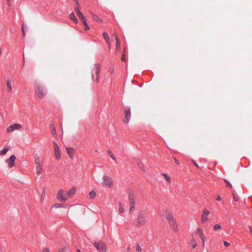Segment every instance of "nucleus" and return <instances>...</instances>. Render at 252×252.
Here are the masks:
<instances>
[{
  "mask_svg": "<svg viewBox=\"0 0 252 252\" xmlns=\"http://www.w3.org/2000/svg\"><path fill=\"white\" fill-rule=\"evenodd\" d=\"M94 66V67L92 72V79L94 81L98 82L99 78L101 65L99 63H95Z\"/></svg>",
  "mask_w": 252,
  "mask_h": 252,
  "instance_id": "f257e3e1",
  "label": "nucleus"
},
{
  "mask_svg": "<svg viewBox=\"0 0 252 252\" xmlns=\"http://www.w3.org/2000/svg\"><path fill=\"white\" fill-rule=\"evenodd\" d=\"M93 245L99 252H106L107 251V245L105 242L100 240L94 241L93 243Z\"/></svg>",
  "mask_w": 252,
  "mask_h": 252,
  "instance_id": "f03ea898",
  "label": "nucleus"
},
{
  "mask_svg": "<svg viewBox=\"0 0 252 252\" xmlns=\"http://www.w3.org/2000/svg\"><path fill=\"white\" fill-rule=\"evenodd\" d=\"M145 213L143 211H140L137 217L135 225L137 226H143L146 224Z\"/></svg>",
  "mask_w": 252,
  "mask_h": 252,
  "instance_id": "7ed1b4c3",
  "label": "nucleus"
},
{
  "mask_svg": "<svg viewBox=\"0 0 252 252\" xmlns=\"http://www.w3.org/2000/svg\"><path fill=\"white\" fill-rule=\"evenodd\" d=\"M35 94L36 97L42 99L46 94V91L43 86L36 84L35 86Z\"/></svg>",
  "mask_w": 252,
  "mask_h": 252,
  "instance_id": "20e7f679",
  "label": "nucleus"
},
{
  "mask_svg": "<svg viewBox=\"0 0 252 252\" xmlns=\"http://www.w3.org/2000/svg\"><path fill=\"white\" fill-rule=\"evenodd\" d=\"M165 217L168 220L169 224L173 229V231L177 232L178 231L177 224L172 215L169 213H166L165 215Z\"/></svg>",
  "mask_w": 252,
  "mask_h": 252,
  "instance_id": "39448f33",
  "label": "nucleus"
},
{
  "mask_svg": "<svg viewBox=\"0 0 252 252\" xmlns=\"http://www.w3.org/2000/svg\"><path fill=\"white\" fill-rule=\"evenodd\" d=\"M102 184L109 188H111L113 185V181L111 178L106 174H104L103 177V181Z\"/></svg>",
  "mask_w": 252,
  "mask_h": 252,
  "instance_id": "423d86ee",
  "label": "nucleus"
},
{
  "mask_svg": "<svg viewBox=\"0 0 252 252\" xmlns=\"http://www.w3.org/2000/svg\"><path fill=\"white\" fill-rule=\"evenodd\" d=\"M57 198L58 200L62 202H65L67 200V195L64 193V191L63 189L59 190L57 194Z\"/></svg>",
  "mask_w": 252,
  "mask_h": 252,
  "instance_id": "0eeeda50",
  "label": "nucleus"
},
{
  "mask_svg": "<svg viewBox=\"0 0 252 252\" xmlns=\"http://www.w3.org/2000/svg\"><path fill=\"white\" fill-rule=\"evenodd\" d=\"M195 233H196V234H197L199 236L200 239H201L202 243V247L204 248L206 237L205 236V235L203 234L201 228H198L195 231Z\"/></svg>",
  "mask_w": 252,
  "mask_h": 252,
  "instance_id": "6e6552de",
  "label": "nucleus"
},
{
  "mask_svg": "<svg viewBox=\"0 0 252 252\" xmlns=\"http://www.w3.org/2000/svg\"><path fill=\"white\" fill-rule=\"evenodd\" d=\"M125 119L124 120V123L125 124H127L128 123L131 118V111L129 107H126L125 108Z\"/></svg>",
  "mask_w": 252,
  "mask_h": 252,
  "instance_id": "1a4fd4ad",
  "label": "nucleus"
},
{
  "mask_svg": "<svg viewBox=\"0 0 252 252\" xmlns=\"http://www.w3.org/2000/svg\"><path fill=\"white\" fill-rule=\"evenodd\" d=\"M15 159L16 157L14 155L11 156L9 158L6 159L9 168H12L14 166Z\"/></svg>",
  "mask_w": 252,
  "mask_h": 252,
  "instance_id": "9d476101",
  "label": "nucleus"
},
{
  "mask_svg": "<svg viewBox=\"0 0 252 252\" xmlns=\"http://www.w3.org/2000/svg\"><path fill=\"white\" fill-rule=\"evenodd\" d=\"M21 128V125L19 124H14L13 125H10L7 128V132H11L15 130L19 129Z\"/></svg>",
  "mask_w": 252,
  "mask_h": 252,
  "instance_id": "9b49d317",
  "label": "nucleus"
},
{
  "mask_svg": "<svg viewBox=\"0 0 252 252\" xmlns=\"http://www.w3.org/2000/svg\"><path fill=\"white\" fill-rule=\"evenodd\" d=\"M80 19V21L84 25L85 27V31H88L90 29V27L88 24L87 22V19L86 17L84 16V15L81 16L80 17H78Z\"/></svg>",
  "mask_w": 252,
  "mask_h": 252,
  "instance_id": "f8f14e48",
  "label": "nucleus"
},
{
  "mask_svg": "<svg viewBox=\"0 0 252 252\" xmlns=\"http://www.w3.org/2000/svg\"><path fill=\"white\" fill-rule=\"evenodd\" d=\"M209 211L207 210H205L203 211V213L201 217L202 223H205L208 220V216L209 215Z\"/></svg>",
  "mask_w": 252,
  "mask_h": 252,
  "instance_id": "ddd939ff",
  "label": "nucleus"
},
{
  "mask_svg": "<svg viewBox=\"0 0 252 252\" xmlns=\"http://www.w3.org/2000/svg\"><path fill=\"white\" fill-rule=\"evenodd\" d=\"M53 144L55 145L54 153L55 157L56 158L59 159L60 158L61 156L59 146H58L57 144L55 142H54Z\"/></svg>",
  "mask_w": 252,
  "mask_h": 252,
  "instance_id": "4468645a",
  "label": "nucleus"
},
{
  "mask_svg": "<svg viewBox=\"0 0 252 252\" xmlns=\"http://www.w3.org/2000/svg\"><path fill=\"white\" fill-rule=\"evenodd\" d=\"M128 199L130 205H135V199L132 192H129L128 193Z\"/></svg>",
  "mask_w": 252,
  "mask_h": 252,
  "instance_id": "2eb2a0df",
  "label": "nucleus"
},
{
  "mask_svg": "<svg viewBox=\"0 0 252 252\" xmlns=\"http://www.w3.org/2000/svg\"><path fill=\"white\" fill-rule=\"evenodd\" d=\"M66 152L70 158H72L73 155L74 150L72 148H66Z\"/></svg>",
  "mask_w": 252,
  "mask_h": 252,
  "instance_id": "dca6fc26",
  "label": "nucleus"
},
{
  "mask_svg": "<svg viewBox=\"0 0 252 252\" xmlns=\"http://www.w3.org/2000/svg\"><path fill=\"white\" fill-rule=\"evenodd\" d=\"M69 18L70 19L72 20L74 23H78V20L77 19V18H76L75 15L74 14V13L73 12H72L70 15H69Z\"/></svg>",
  "mask_w": 252,
  "mask_h": 252,
  "instance_id": "f3484780",
  "label": "nucleus"
},
{
  "mask_svg": "<svg viewBox=\"0 0 252 252\" xmlns=\"http://www.w3.org/2000/svg\"><path fill=\"white\" fill-rule=\"evenodd\" d=\"M6 85L7 86V91L10 92L12 91V85L10 80L8 79L6 81Z\"/></svg>",
  "mask_w": 252,
  "mask_h": 252,
  "instance_id": "a211bd4d",
  "label": "nucleus"
},
{
  "mask_svg": "<svg viewBox=\"0 0 252 252\" xmlns=\"http://www.w3.org/2000/svg\"><path fill=\"white\" fill-rule=\"evenodd\" d=\"M102 35H103L104 38L105 39V40L107 42V43L109 45V44H110V43H109L110 39H109V36L108 34L106 32H103L102 33Z\"/></svg>",
  "mask_w": 252,
  "mask_h": 252,
  "instance_id": "6ab92c4d",
  "label": "nucleus"
},
{
  "mask_svg": "<svg viewBox=\"0 0 252 252\" xmlns=\"http://www.w3.org/2000/svg\"><path fill=\"white\" fill-rule=\"evenodd\" d=\"M9 147H5L3 149L0 151V155H5L7 152L9 150Z\"/></svg>",
  "mask_w": 252,
  "mask_h": 252,
  "instance_id": "aec40b11",
  "label": "nucleus"
},
{
  "mask_svg": "<svg viewBox=\"0 0 252 252\" xmlns=\"http://www.w3.org/2000/svg\"><path fill=\"white\" fill-rule=\"evenodd\" d=\"M76 192V189L74 188L71 189L68 192L67 195L69 197L74 195Z\"/></svg>",
  "mask_w": 252,
  "mask_h": 252,
  "instance_id": "412c9836",
  "label": "nucleus"
},
{
  "mask_svg": "<svg viewBox=\"0 0 252 252\" xmlns=\"http://www.w3.org/2000/svg\"><path fill=\"white\" fill-rule=\"evenodd\" d=\"M36 166H37L36 170L37 172V174L39 175L42 171V169H43L42 165V164L38 165H36Z\"/></svg>",
  "mask_w": 252,
  "mask_h": 252,
  "instance_id": "4be33fe9",
  "label": "nucleus"
},
{
  "mask_svg": "<svg viewBox=\"0 0 252 252\" xmlns=\"http://www.w3.org/2000/svg\"><path fill=\"white\" fill-rule=\"evenodd\" d=\"M53 207H54L55 208H61V207L62 208H66V206L65 205H63L60 203H56L54 205Z\"/></svg>",
  "mask_w": 252,
  "mask_h": 252,
  "instance_id": "5701e85b",
  "label": "nucleus"
},
{
  "mask_svg": "<svg viewBox=\"0 0 252 252\" xmlns=\"http://www.w3.org/2000/svg\"><path fill=\"white\" fill-rule=\"evenodd\" d=\"M75 11L78 16V17H80L81 16L83 15V14L80 11L79 8L77 7H75Z\"/></svg>",
  "mask_w": 252,
  "mask_h": 252,
  "instance_id": "b1692460",
  "label": "nucleus"
},
{
  "mask_svg": "<svg viewBox=\"0 0 252 252\" xmlns=\"http://www.w3.org/2000/svg\"><path fill=\"white\" fill-rule=\"evenodd\" d=\"M95 192L94 190H93L92 191H90V192L89 193V196H90V198H92V199H93L95 197Z\"/></svg>",
  "mask_w": 252,
  "mask_h": 252,
  "instance_id": "393cba45",
  "label": "nucleus"
},
{
  "mask_svg": "<svg viewBox=\"0 0 252 252\" xmlns=\"http://www.w3.org/2000/svg\"><path fill=\"white\" fill-rule=\"evenodd\" d=\"M93 19L97 23H99L101 21L100 18L97 15H93Z\"/></svg>",
  "mask_w": 252,
  "mask_h": 252,
  "instance_id": "a878e982",
  "label": "nucleus"
},
{
  "mask_svg": "<svg viewBox=\"0 0 252 252\" xmlns=\"http://www.w3.org/2000/svg\"><path fill=\"white\" fill-rule=\"evenodd\" d=\"M119 212L121 214H123L125 212V210L121 203L119 204Z\"/></svg>",
  "mask_w": 252,
  "mask_h": 252,
  "instance_id": "bb28decb",
  "label": "nucleus"
},
{
  "mask_svg": "<svg viewBox=\"0 0 252 252\" xmlns=\"http://www.w3.org/2000/svg\"><path fill=\"white\" fill-rule=\"evenodd\" d=\"M108 155H109V156L113 159L115 161L116 160V159L115 157V156H114V155L113 154L112 152H111V151L110 150H108Z\"/></svg>",
  "mask_w": 252,
  "mask_h": 252,
  "instance_id": "cd10ccee",
  "label": "nucleus"
},
{
  "mask_svg": "<svg viewBox=\"0 0 252 252\" xmlns=\"http://www.w3.org/2000/svg\"><path fill=\"white\" fill-rule=\"evenodd\" d=\"M138 166L144 172H145V169L144 167L143 164L140 161L138 163Z\"/></svg>",
  "mask_w": 252,
  "mask_h": 252,
  "instance_id": "c85d7f7f",
  "label": "nucleus"
},
{
  "mask_svg": "<svg viewBox=\"0 0 252 252\" xmlns=\"http://www.w3.org/2000/svg\"><path fill=\"white\" fill-rule=\"evenodd\" d=\"M50 127L51 128H52V133L53 135H55L56 134V129H55V126H54L53 124H51L50 125Z\"/></svg>",
  "mask_w": 252,
  "mask_h": 252,
  "instance_id": "c756f323",
  "label": "nucleus"
},
{
  "mask_svg": "<svg viewBox=\"0 0 252 252\" xmlns=\"http://www.w3.org/2000/svg\"><path fill=\"white\" fill-rule=\"evenodd\" d=\"M224 181L226 183L227 187H229L230 189L232 188V185L228 181H227L226 179H224Z\"/></svg>",
  "mask_w": 252,
  "mask_h": 252,
  "instance_id": "7c9ffc66",
  "label": "nucleus"
},
{
  "mask_svg": "<svg viewBox=\"0 0 252 252\" xmlns=\"http://www.w3.org/2000/svg\"><path fill=\"white\" fill-rule=\"evenodd\" d=\"M163 176H164L165 178L166 179V180L168 182H170V181H171V178L170 177H169V176H168L167 174H162Z\"/></svg>",
  "mask_w": 252,
  "mask_h": 252,
  "instance_id": "2f4dec72",
  "label": "nucleus"
},
{
  "mask_svg": "<svg viewBox=\"0 0 252 252\" xmlns=\"http://www.w3.org/2000/svg\"><path fill=\"white\" fill-rule=\"evenodd\" d=\"M136 251V252H142V249L139 244H137Z\"/></svg>",
  "mask_w": 252,
  "mask_h": 252,
  "instance_id": "473e14b6",
  "label": "nucleus"
},
{
  "mask_svg": "<svg viewBox=\"0 0 252 252\" xmlns=\"http://www.w3.org/2000/svg\"><path fill=\"white\" fill-rule=\"evenodd\" d=\"M22 32L23 33V37L25 36V28H24V24L23 23L22 25V29H21Z\"/></svg>",
  "mask_w": 252,
  "mask_h": 252,
  "instance_id": "72a5a7b5",
  "label": "nucleus"
},
{
  "mask_svg": "<svg viewBox=\"0 0 252 252\" xmlns=\"http://www.w3.org/2000/svg\"><path fill=\"white\" fill-rule=\"evenodd\" d=\"M221 228V225L220 224H217L214 226V229L215 230H217L218 229Z\"/></svg>",
  "mask_w": 252,
  "mask_h": 252,
  "instance_id": "f704fd0d",
  "label": "nucleus"
},
{
  "mask_svg": "<svg viewBox=\"0 0 252 252\" xmlns=\"http://www.w3.org/2000/svg\"><path fill=\"white\" fill-rule=\"evenodd\" d=\"M35 163H36V165H41V163H40V159L38 158H36L35 159Z\"/></svg>",
  "mask_w": 252,
  "mask_h": 252,
  "instance_id": "c9c22d12",
  "label": "nucleus"
},
{
  "mask_svg": "<svg viewBox=\"0 0 252 252\" xmlns=\"http://www.w3.org/2000/svg\"><path fill=\"white\" fill-rule=\"evenodd\" d=\"M134 208H135V205H130V209H129V212L131 213L132 212L134 209Z\"/></svg>",
  "mask_w": 252,
  "mask_h": 252,
  "instance_id": "e433bc0d",
  "label": "nucleus"
},
{
  "mask_svg": "<svg viewBox=\"0 0 252 252\" xmlns=\"http://www.w3.org/2000/svg\"><path fill=\"white\" fill-rule=\"evenodd\" d=\"M193 241L194 242V243L192 245V248L193 249H195L197 247V243L195 241L194 239H193Z\"/></svg>",
  "mask_w": 252,
  "mask_h": 252,
  "instance_id": "4c0bfd02",
  "label": "nucleus"
},
{
  "mask_svg": "<svg viewBox=\"0 0 252 252\" xmlns=\"http://www.w3.org/2000/svg\"><path fill=\"white\" fill-rule=\"evenodd\" d=\"M67 248L64 247L62 250H60V252H66L67 251Z\"/></svg>",
  "mask_w": 252,
  "mask_h": 252,
  "instance_id": "58836bf2",
  "label": "nucleus"
},
{
  "mask_svg": "<svg viewBox=\"0 0 252 252\" xmlns=\"http://www.w3.org/2000/svg\"><path fill=\"white\" fill-rule=\"evenodd\" d=\"M223 244L225 247H228L230 246V243L227 241H224Z\"/></svg>",
  "mask_w": 252,
  "mask_h": 252,
  "instance_id": "ea45409f",
  "label": "nucleus"
},
{
  "mask_svg": "<svg viewBox=\"0 0 252 252\" xmlns=\"http://www.w3.org/2000/svg\"><path fill=\"white\" fill-rule=\"evenodd\" d=\"M116 48L117 49H118L119 48H120V41L116 42Z\"/></svg>",
  "mask_w": 252,
  "mask_h": 252,
  "instance_id": "a19ab883",
  "label": "nucleus"
},
{
  "mask_svg": "<svg viewBox=\"0 0 252 252\" xmlns=\"http://www.w3.org/2000/svg\"><path fill=\"white\" fill-rule=\"evenodd\" d=\"M42 252H49V249L48 248H45L42 250Z\"/></svg>",
  "mask_w": 252,
  "mask_h": 252,
  "instance_id": "79ce46f5",
  "label": "nucleus"
},
{
  "mask_svg": "<svg viewBox=\"0 0 252 252\" xmlns=\"http://www.w3.org/2000/svg\"><path fill=\"white\" fill-rule=\"evenodd\" d=\"M217 199V201H220V200H221V197H220V196L218 195V196H217V199Z\"/></svg>",
  "mask_w": 252,
  "mask_h": 252,
  "instance_id": "37998d69",
  "label": "nucleus"
},
{
  "mask_svg": "<svg viewBox=\"0 0 252 252\" xmlns=\"http://www.w3.org/2000/svg\"><path fill=\"white\" fill-rule=\"evenodd\" d=\"M233 200L235 201H238V199L234 194H233Z\"/></svg>",
  "mask_w": 252,
  "mask_h": 252,
  "instance_id": "c03bdc74",
  "label": "nucleus"
},
{
  "mask_svg": "<svg viewBox=\"0 0 252 252\" xmlns=\"http://www.w3.org/2000/svg\"><path fill=\"white\" fill-rule=\"evenodd\" d=\"M6 2H7V4L8 6L9 7H10L11 5H10V0H6Z\"/></svg>",
  "mask_w": 252,
  "mask_h": 252,
  "instance_id": "a18cd8bd",
  "label": "nucleus"
},
{
  "mask_svg": "<svg viewBox=\"0 0 252 252\" xmlns=\"http://www.w3.org/2000/svg\"><path fill=\"white\" fill-rule=\"evenodd\" d=\"M122 61L124 62L125 61L126 59H125V55H123L122 57Z\"/></svg>",
  "mask_w": 252,
  "mask_h": 252,
  "instance_id": "49530a36",
  "label": "nucleus"
},
{
  "mask_svg": "<svg viewBox=\"0 0 252 252\" xmlns=\"http://www.w3.org/2000/svg\"><path fill=\"white\" fill-rule=\"evenodd\" d=\"M115 39H116V42L120 41L119 37L117 36H115Z\"/></svg>",
  "mask_w": 252,
  "mask_h": 252,
  "instance_id": "de8ad7c7",
  "label": "nucleus"
},
{
  "mask_svg": "<svg viewBox=\"0 0 252 252\" xmlns=\"http://www.w3.org/2000/svg\"><path fill=\"white\" fill-rule=\"evenodd\" d=\"M249 228L251 233L252 234V227L251 226H249Z\"/></svg>",
  "mask_w": 252,
  "mask_h": 252,
  "instance_id": "09e8293b",
  "label": "nucleus"
},
{
  "mask_svg": "<svg viewBox=\"0 0 252 252\" xmlns=\"http://www.w3.org/2000/svg\"><path fill=\"white\" fill-rule=\"evenodd\" d=\"M193 163L195 166L198 167V165L196 162H195V161H193Z\"/></svg>",
  "mask_w": 252,
  "mask_h": 252,
  "instance_id": "8fccbe9b",
  "label": "nucleus"
},
{
  "mask_svg": "<svg viewBox=\"0 0 252 252\" xmlns=\"http://www.w3.org/2000/svg\"><path fill=\"white\" fill-rule=\"evenodd\" d=\"M75 1V3H76V4L77 5L79 6V3L78 0H77Z\"/></svg>",
  "mask_w": 252,
  "mask_h": 252,
  "instance_id": "3c124183",
  "label": "nucleus"
},
{
  "mask_svg": "<svg viewBox=\"0 0 252 252\" xmlns=\"http://www.w3.org/2000/svg\"><path fill=\"white\" fill-rule=\"evenodd\" d=\"M127 251H130V247H128L127 248Z\"/></svg>",
  "mask_w": 252,
  "mask_h": 252,
  "instance_id": "603ef678",
  "label": "nucleus"
},
{
  "mask_svg": "<svg viewBox=\"0 0 252 252\" xmlns=\"http://www.w3.org/2000/svg\"><path fill=\"white\" fill-rule=\"evenodd\" d=\"M77 252H81V250L79 249H77Z\"/></svg>",
  "mask_w": 252,
  "mask_h": 252,
  "instance_id": "864d4df0",
  "label": "nucleus"
},
{
  "mask_svg": "<svg viewBox=\"0 0 252 252\" xmlns=\"http://www.w3.org/2000/svg\"><path fill=\"white\" fill-rule=\"evenodd\" d=\"M95 152H97V150H95Z\"/></svg>",
  "mask_w": 252,
  "mask_h": 252,
  "instance_id": "5fc2aeb1",
  "label": "nucleus"
},
{
  "mask_svg": "<svg viewBox=\"0 0 252 252\" xmlns=\"http://www.w3.org/2000/svg\"><path fill=\"white\" fill-rule=\"evenodd\" d=\"M23 59H25L24 55H23Z\"/></svg>",
  "mask_w": 252,
  "mask_h": 252,
  "instance_id": "6e6d98bb",
  "label": "nucleus"
},
{
  "mask_svg": "<svg viewBox=\"0 0 252 252\" xmlns=\"http://www.w3.org/2000/svg\"><path fill=\"white\" fill-rule=\"evenodd\" d=\"M43 194L41 195V197H43Z\"/></svg>",
  "mask_w": 252,
  "mask_h": 252,
  "instance_id": "4d7b16f0",
  "label": "nucleus"
}]
</instances>
